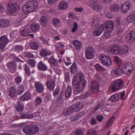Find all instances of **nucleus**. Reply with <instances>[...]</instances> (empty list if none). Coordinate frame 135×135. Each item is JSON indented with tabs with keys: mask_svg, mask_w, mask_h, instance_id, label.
Segmentation results:
<instances>
[{
	"mask_svg": "<svg viewBox=\"0 0 135 135\" xmlns=\"http://www.w3.org/2000/svg\"><path fill=\"white\" fill-rule=\"evenodd\" d=\"M72 84L75 86V90L77 93L81 92L86 84V80L84 78V75L82 73H78L74 77Z\"/></svg>",
	"mask_w": 135,
	"mask_h": 135,
	"instance_id": "f257e3e1",
	"label": "nucleus"
},
{
	"mask_svg": "<svg viewBox=\"0 0 135 135\" xmlns=\"http://www.w3.org/2000/svg\"><path fill=\"white\" fill-rule=\"evenodd\" d=\"M38 3L37 2L35 1H30L22 7V10L24 13L27 14L36 11L38 8Z\"/></svg>",
	"mask_w": 135,
	"mask_h": 135,
	"instance_id": "f03ea898",
	"label": "nucleus"
},
{
	"mask_svg": "<svg viewBox=\"0 0 135 135\" xmlns=\"http://www.w3.org/2000/svg\"><path fill=\"white\" fill-rule=\"evenodd\" d=\"M124 82L122 80L118 79L113 82L109 88V91L112 92L116 90L121 89L123 86Z\"/></svg>",
	"mask_w": 135,
	"mask_h": 135,
	"instance_id": "7ed1b4c3",
	"label": "nucleus"
},
{
	"mask_svg": "<svg viewBox=\"0 0 135 135\" xmlns=\"http://www.w3.org/2000/svg\"><path fill=\"white\" fill-rule=\"evenodd\" d=\"M104 27L106 31L104 34V36L106 38H108L110 37V33L113 28L114 25L113 22L111 21H107L104 23Z\"/></svg>",
	"mask_w": 135,
	"mask_h": 135,
	"instance_id": "20e7f679",
	"label": "nucleus"
},
{
	"mask_svg": "<svg viewBox=\"0 0 135 135\" xmlns=\"http://www.w3.org/2000/svg\"><path fill=\"white\" fill-rule=\"evenodd\" d=\"M7 7L8 11L11 13H15L20 9L19 5L16 2L12 1L8 2Z\"/></svg>",
	"mask_w": 135,
	"mask_h": 135,
	"instance_id": "39448f33",
	"label": "nucleus"
},
{
	"mask_svg": "<svg viewBox=\"0 0 135 135\" xmlns=\"http://www.w3.org/2000/svg\"><path fill=\"white\" fill-rule=\"evenodd\" d=\"M99 57L102 63L106 66L109 67L112 64L111 59L108 56L104 54H101Z\"/></svg>",
	"mask_w": 135,
	"mask_h": 135,
	"instance_id": "423d86ee",
	"label": "nucleus"
},
{
	"mask_svg": "<svg viewBox=\"0 0 135 135\" xmlns=\"http://www.w3.org/2000/svg\"><path fill=\"white\" fill-rule=\"evenodd\" d=\"M108 51L111 55H120V47L118 45H114L109 47Z\"/></svg>",
	"mask_w": 135,
	"mask_h": 135,
	"instance_id": "0eeeda50",
	"label": "nucleus"
},
{
	"mask_svg": "<svg viewBox=\"0 0 135 135\" xmlns=\"http://www.w3.org/2000/svg\"><path fill=\"white\" fill-rule=\"evenodd\" d=\"M86 57L87 59L93 58L94 56L95 50L91 46L88 47L85 51Z\"/></svg>",
	"mask_w": 135,
	"mask_h": 135,
	"instance_id": "6e6552de",
	"label": "nucleus"
},
{
	"mask_svg": "<svg viewBox=\"0 0 135 135\" xmlns=\"http://www.w3.org/2000/svg\"><path fill=\"white\" fill-rule=\"evenodd\" d=\"M123 72H124L125 74L128 73H131L133 71V66L131 63H127L125 64L123 66Z\"/></svg>",
	"mask_w": 135,
	"mask_h": 135,
	"instance_id": "1a4fd4ad",
	"label": "nucleus"
},
{
	"mask_svg": "<svg viewBox=\"0 0 135 135\" xmlns=\"http://www.w3.org/2000/svg\"><path fill=\"white\" fill-rule=\"evenodd\" d=\"M91 87L90 91L93 93H97L99 91V86L98 83L96 80H93L91 82Z\"/></svg>",
	"mask_w": 135,
	"mask_h": 135,
	"instance_id": "9d476101",
	"label": "nucleus"
},
{
	"mask_svg": "<svg viewBox=\"0 0 135 135\" xmlns=\"http://www.w3.org/2000/svg\"><path fill=\"white\" fill-rule=\"evenodd\" d=\"M120 7L122 12L124 13H126L132 7V5L129 2H126L122 4Z\"/></svg>",
	"mask_w": 135,
	"mask_h": 135,
	"instance_id": "9b49d317",
	"label": "nucleus"
},
{
	"mask_svg": "<svg viewBox=\"0 0 135 135\" xmlns=\"http://www.w3.org/2000/svg\"><path fill=\"white\" fill-rule=\"evenodd\" d=\"M126 38L128 43L131 44L133 43L135 39V32L134 31L130 32L126 35Z\"/></svg>",
	"mask_w": 135,
	"mask_h": 135,
	"instance_id": "f8f14e48",
	"label": "nucleus"
},
{
	"mask_svg": "<svg viewBox=\"0 0 135 135\" xmlns=\"http://www.w3.org/2000/svg\"><path fill=\"white\" fill-rule=\"evenodd\" d=\"M9 42V40L6 36H1L0 37V49L4 48Z\"/></svg>",
	"mask_w": 135,
	"mask_h": 135,
	"instance_id": "ddd939ff",
	"label": "nucleus"
},
{
	"mask_svg": "<svg viewBox=\"0 0 135 135\" xmlns=\"http://www.w3.org/2000/svg\"><path fill=\"white\" fill-rule=\"evenodd\" d=\"M69 6L68 3L65 1H61L58 5V9L59 10L61 11L67 8Z\"/></svg>",
	"mask_w": 135,
	"mask_h": 135,
	"instance_id": "4468645a",
	"label": "nucleus"
},
{
	"mask_svg": "<svg viewBox=\"0 0 135 135\" xmlns=\"http://www.w3.org/2000/svg\"><path fill=\"white\" fill-rule=\"evenodd\" d=\"M104 23L95 29L93 33V35L96 36H99L103 31L104 30L105 28L104 27Z\"/></svg>",
	"mask_w": 135,
	"mask_h": 135,
	"instance_id": "2eb2a0df",
	"label": "nucleus"
},
{
	"mask_svg": "<svg viewBox=\"0 0 135 135\" xmlns=\"http://www.w3.org/2000/svg\"><path fill=\"white\" fill-rule=\"evenodd\" d=\"M46 83L47 88L50 91L53 90L55 85V81L52 80H49L47 81Z\"/></svg>",
	"mask_w": 135,
	"mask_h": 135,
	"instance_id": "dca6fc26",
	"label": "nucleus"
},
{
	"mask_svg": "<svg viewBox=\"0 0 135 135\" xmlns=\"http://www.w3.org/2000/svg\"><path fill=\"white\" fill-rule=\"evenodd\" d=\"M9 25V21L8 20L0 19V28H4L8 27Z\"/></svg>",
	"mask_w": 135,
	"mask_h": 135,
	"instance_id": "f3484780",
	"label": "nucleus"
},
{
	"mask_svg": "<svg viewBox=\"0 0 135 135\" xmlns=\"http://www.w3.org/2000/svg\"><path fill=\"white\" fill-rule=\"evenodd\" d=\"M9 95L12 98H15L17 95V91L14 87H11L8 91Z\"/></svg>",
	"mask_w": 135,
	"mask_h": 135,
	"instance_id": "a211bd4d",
	"label": "nucleus"
},
{
	"mask_svg": "<svg viewBox=\"0 0 135 135\" xmlns=\"http://www.w3.org/2000/svg\"><path fill=\"white\" fill-rule=\"evenodd\" d=\"M83 104L81 103L78 102L76 104L71 106L72 108H73L74 112H76L79 111L82 107Z\"/></svg>",
	"mask_w": 135,
	"mask_h": 135,
	"instance_id": "6ab92c4d",
	"label": "nucleus"
},
{
	"mask_svg": "<svg viewBox=\"0 0 135 135\" xmlns=\"http://www.w3.org/2000/svg\"><path fill=\"white\" fill-rule=\"evenodd\" d=\"M20 118L21 119L32 118L34 117V115L32 113L30 114L28 113H22L20 114Z\"/></svg>",
	"mask_w": 135,
	"mask_h": 135,
	"instance_id": "aec40b11",
	"label": "nucleus"
},
{
	"mask_svg": "<svg viewBox=\"0 0 135 135\" xmlns=\"http://www.w3.org/2000/svg\"><path fill=\"white\" fill-rule=\"evenodd\" d=\"M7 66L9 70H13L12 73H14L15 72L16 66L15 62L10 61L7 64Z\"/></svg>",
	"mask_w": 135,
	"mask_h": 135,
	"instance_id": "412c9836",
	"label": "nucleus"
},
{
	"mask_svg": "<svg viewBox=\"0 0 135 135\" xmlns=\"http://www.w3.org/2000/svg\"><path fill=\"white\" fill-rule=\"evenodd\" d=\"M36 90L38 93L42 92L44 90V86L39 82H36L35 83Z\"/></svg>",
	"mask_w": 135,
	"mask_h": 135,
	"instance_id": "4be33fe9",
	"label": "nucleus"
},
{
	"mask_svg": "<svg viewBox=\"0 0 135 135\" xmlns=\"http://www.w3.org/2000/svg\"><path fill=\"white\" fill-rule=\"evenodd\" d=\"M48 62L51 66H56L58 65V61L54 57L49 58Z\"/></svg>",
	"mask_w": 135,
	"mask_h": 135,
	"instance_id": "5701e85b",
	"label": "nucleus"
},
{
	"mask_svg": "<svg viewBox=\"0 0 135 135\" xmlns=\"http://www.w3.org/2000/svg\"><path fill=\"white\" fill-rule=\"evenodd\" d=\"M31 125H28L23 129V131L26 134H31Z\"/></svg>",
	"mask_w": 135,
	"mask_h": 135,
	"instance_id": "b1692460",
	"label": "nucleus"
},
{
	"mask_svg": "<svg viewBox=\"0 0 135 135\" xmlns=\"http://www.w3.org/2000/svg\"><path fill=\"white\" fill-rule=\"evenodd\" d=\"M17 104L15 105V108L17 111L18 112H21L23 111L24 106L23 104L19 102H17Z\"/></svg>",
	"mask_w": 135,
	"mask_h": 135,
	"instance_id": "393cba45",
	"label": "nucleus"
},
{
	"mask_svg": "<svg viewBox=\"0 0 135 135\" xmlns=\"http://www.w3.org/2000/svg\"><path fill=\"white\" fill-rule=\"evenodd\" d=\"M72 91V88L70 86H68L65 93V97L67 98H69L71 95Z\"/></svg>",
	"mask_w": 135,
	"mask_h": 135,
	"instance_id": "a878e982",
	"label": "nucleus"
},
{
	"mask_svg": "<svg viewBox=\"0 0 135 135\" xmlns=\"http://www.w3.org/2000/svg\"><path fill=\"white\" fill-rule=\"evenodd\" d=\"M30 94L27 93H25L20 98L21 101H24L28 100L30 99Z\"/></svg>",
	"mask_w": 135,
	"mask_h": 135,
	"instance_id": "bb28decb",
	"label": "nucleus"
},
{
	"mask_svg": "<svg viewBox=\"0 0 135 135\" xmlns=\"http://www.w3.org/2000/svg\"><path fill=\"white\" fill-rule=\"evenodd\" d=\"M64 93L62 92H60L56 100L57 102L60 104L62 103L64 101Z\"/></svg>",
	"mask_w": 135,
	"mask_h": 135,
	"instance_id": "cd10ccee",
	"label": "nucleus"
},
{
	"mask_svg": "<svg viewBox=\"0 0 135 135\" xmlns=\"http://www.w3.org/2000/svg\"><path fill=\"white\" fill-rule=\"evenodd\" d=\"M72 112H74L72 107L71 106L69 108L65 109L63 112V114L65 116H67L70 114Z\"/></svg>",
	"mask_w": 135,
	"mask_h": 135,
	"instance_id": "c85d7f7f",
	"label": "nucleus"
},
{
	"mask_svg": "<svg viewBox=\"0 0 135 135\" xmlns=\"http://www.w3.org/2000/svg\"><path fill=\"white\" fill-rule=\"evenodd\" d=\"M31 134H35L38 132L39 130V128L36 125H31Z\"/></svg>",
	"mask_w": 135,
	"mask_h": 135,
	"instance_id": "c756f323",
	"label": "nucleus"
},
{
	"mask_svg": "<svg viewBox=\"0 0 135 135\" xmlns=\"http://www.w3.org/2000/svg\"><path fill=\"white\" fill-rule=\"evenodd\" d=\"M38 68L40 70L43 71H45L47 69L46 66L41 61L38 63Z\"/></svg>",
	"mask_w": 135,
	"mask_h": 135,
	"instance_id": "7c9ffc66",
	"label": "nucleus"
},
{
	"mask_svg": "<svg viewBox=\"0 0 135 135\" xmlns=\"http://www.w3.org/2000/svg\"><path fill=\"white\" fill-rule=\"evenodd\" d=\"M73 44L75 47L76 49L77 50H80L81 46V43L79 41L75 40L73 42Z\"/></svg>",
	"mask_w": 135,
	"mask_h": 135,
	"instance_id": "2f4dec72",
	"label": "nucleus"
},
{
	"mask_svg": "<svg viewBox=\"0 0 135 135\" xmlns=\"http://www.w3.org/2000/svg\"><path fill=\"white\" fill-rule=\"evenodd\" d=\"M123 68H118L116 69H115L114 70V74L118 75H120L122 73L123 74H125L124 72H123Z\"/></svg>",
	"mask_w": 135,
	"mask_h": 135,
	"instance_id": "473e14b6",
	"label": "nucleus"
},
{
	"mask_svg": "<svg viewBox=\"0 0 135 135\" xmlns=\"http://www.w3.org/2000/svg\"><path fill=\"white\" fill-rule=\"evenodd\" d=\"M135 19V11L133 14L128 16L127 18V21L129 23L132 22Z\"/></svg>",
	"mask_w": 135,
	"mask_h": 135,
	"instance_id": "72a5a7b5",
	"label": "nucleus"
},
{
	"mask_svg": "<svg viewBox=\"0 0 135 135\" xmlns=\"http://www.w3.org/2000/svg\"><path fill=\"white\" fill-rule=\"evenodd\" d=\"M128 51V48L127 46H123L122 49L120 48V55L126 54Z\"/></svg>",
	"mask_w": 135,
	"mask_h": 135,
	"instance_id": "f704fd0d",
	"label": "nucleus"
},
{
	"mask_svg": "<svg viewBox=\"0 0 135 135\" xmlns=\"http://www.w3.org/2000/svg\"><path fill=\"white\" fill-rule=\"evenodd\" d=\"M40 21L41 24L44 27L47 25V19L45 16H42L41 17Z\"/></svg>",
	"mask_w": 135,
	"mask_h": 135,
	"instance_id": "c9c22d12",
	"label": "nucleus"
},
{
	"mask_svg": "<svg viewBox=\"0 0 135 135\" xmlns=\"http://www.w3.org/2000/svg\"><path fill=\"white\" fill-rule=\"evenodd\" d=\"M92 6L93 10L95 11H98L100 10V5L97 2L93 3Z\"/></svg>",
	"mask_w": 135,
	"mask_h": 135,
	"instance_id": "e433bc0d",
	"label": "nucleus"
},
{
	"mask_svg": "<svg viewBox=\"0 0 135 135\" xmlns=\"http://www.w3.org/2000/svg\"><path fill=\"white\" fill-rule=\"evenodd\" d=\"M40 28L39 25L35 23L31 25V30L33 31H38Z\"/></svg>",
	"mask_w": 135,
	"mask_h": 135,
	"instance_id": "4c0bfd02",
	"label": "nucleus"
},
{
	"mask_svg": "<svg viewBox=\"0 0 135 135\" xmlns=\"http://www.w3.org/2000/svg\"><path fill=\"white\" fill-rule=\"evenodd\" d=\"M30 32L29 30L27 28H25L22 30L20 33L21 35L23 36H26L28 35V33Z\"/></svg>",
	"mask_w": 135,
	"mask_h": 135,
	"instance_id": "58836bf2",
	"label": "nucleus"
},
{
	"mask_svg": "<svg viewBox=\"0 0 135 135\" xmlns=\"http://www.w3.org/2000/svg\"><path fill=\"white\" fill-rule=\"evenodd\" d=\"M71 72L72 73H75L77 72V68L76 66V63L74 62L70 68Z\"/></svg>",
	"mask_w": 135,
	"mask_h": 135,
	"instance_id": "ea45409f",
	"label": "nucleus"
},
{
	"mask_svg": "<svg viewBox=\"0 0 135 135\" xmlns=\"http://www.w3.org/2000/svg\"><path fill=\"white\" fill-rule=\"evenodd\" d=\"M119 9V6L117 4H114L110 6V10L112 12H114L118 11Z\"/></svg>",
	"mask_w": 135,
	"mask_h": 135,
	"instance_id": "a19ab883",
	"label": "nucleus"
},
{
	"mask_svg": "<svg viewBox=\"0 0 135 135\" xmlns=\"http://www.w3.org/2000/svg\"><path fill=\"white\" fill-rule=\"evenodd\" d=\"M97 131L93 129H89L87 131L86 135H97Z\"/></svg>",
	"mask_w": 135,
	"mask_h": 135,
	"instance_id": "79ce46f5",
	"label": "nucleus"
},
{
	"mask_svg": "<svg viewBox=\"0 0 135 135\" xmlns=\"http://www.w3.org/2000/svg\"><path fill=\"white\" fill-rule=\"evenodd\" d=\"M117 29V35H121L124 30V28L123 26H116Z\"/></svg>",
	"mask_w": 135,
	"mask_h": 135,
	"instance_id": "37998d69",
	"label": "nucleus"
},
{
	"mask_svg": "<svg viewBox=\"0 0 135 135\" xmlns=\"http://www.w3.org/2000/svg\"><path fill=\"white\" fill-rule=\"evenodd\" d=\"M30 45L31 48L34 50L37 49L38 45L36 42L32 41L30 42Z\"/></svg>",
	"mask_w": 135,
	"mask_h": 135,
	"instance_id": "c03bdc74",
	"label": "nucleus"
},
{
	"mask_svg": "<svg viewBox=\"0 0 135 135\" xmlns=\"http://www.w3.org/2000/svg\"><path fill=\"white\" fill-rule=\"evenodd\" d=\"M116 118L114 116H112L109 120L107 123L106 124V126L108 127L111 125L112 123L115 119Z\"/></svg>",
	"mask_w": 135,
	"mask_h": 135,
	"instance_id": "a18cd8bd",
	"label": "nucleus"
},
{
	"mask_svg": "<svg viewBox=\"0 0 135 135\" xmlns=\"http://www.w3.org/2000/svg\"><path fill=\"white\" fill-rule=\"evenodd\" d=\"M111 102H114L117 101L119 99V96L117 94H114L112 95L111 97Z\"/></svg>",
	"mask_w": 135,
	"mask_h": 135,
	"instance_id": "49530a36",
	"label": "nucleus"
},
{
	"mask_svg": "<svg viewBox=\"0 0 135 135\" xmlns=\"http://www.w3.org/2000/svg\"><path fill=\"white\" fill-rule=\"evenodd\" d=\"M114 60L117 64L118 66H119L122 65V61L117 56H114Z\"/></svg>",
	"mask_w": 135,
	"mask_h": 135,
	"instance_id": "de8ad7c7",
	"label": "nucleus"
},
{
	"mask_svg": "<svg viewBox=\"0 0 135 135\" xmlns=\"http://www.w3.org/2000/svg\"><path fill=\"white\" fill-rule=\"evenodd\" d=\"M24 69L27 75L28 76H30L31 73L30 72L28 67L27 64L25 65Z\"/></svg>",
	"mask_w": 135,
	"mask_h": 135,
	"instance_id": "09e8293b",
	"label": "nucleus"
},
{
	"mask_svg": "<svg viewBox=\"0 0 135 135\" xmlns=\"http://www.w3.org/2000/svg\"><path fill=\"white\" fill-rule=\"evenodd\" d=\"M120 18L118 17L117 18L116 20L114 21L116 26H123V25L122 24V21H120Z\"/></svg>",
	"mask_w": 135,
	"mask_h": 135,
	"instance_id": "8fccbe9b",
	"label": "nucleus"
},
{
	"mask_svg": "<svg viewBox=\"0 0 135 135\" xmlns=\"http://www.w3.org/2000/svg\"><path fill=\"white\" fill-rule=\"evenodd\" d=\"M60 21L59 19L57 18H54L52 21V23L56 27L60 23Z\"/></svg>",
	"mask_w": 135,
	"mask_h": 135,
	"instance_id": "3c124183",
	"label": "nucleus"
},
{
	"mask_svg": "<svg viewBox=\"0 0 135 135\" xmlns=\"http://www.w3.org/2000/svg\"><path fill=\"white\" fill-rule=\"evenodd\" d=\"M95 67L96 69L99 71H103L105 70L104 68L102 67L99 64H96L95 65Z\"/></svg>",
	"mask_w": 135,
	"mask_h": 135,
	"instance_id": "603ef678",
	"label": "nucleus"
},
{
	"mask_svg": "<svg viewBox=\"0 0 135 135\" xmlns=\"http://www.w3.org/2000/svg\"><path fill=\"white\" fill-rule=\"evenodd\" d=\"M42 102V99L41 98L38 97L36 98L35 100V103H36V106L38 105L41 104Z\"/></svg>",
	"mask_w": 135,
	"mask_h": 135,
	"instance_id": "864d4df0",
	"label": "nucleus"
},
{
	"mask_svg": "<svg viewBox=\"0 0 135 135\" xmlns=\"http://www.w3.org/2000/svg\"><path fill=\"white\" fill-rule=\"evenodd\" d=\"M22 78L21 76H17L15 79V81L16 84H18L21 82Z\"/></svg>",
	"mask_w": 135,
	"mask_h": 135,
	"instance_id": "5fc2aeb1",
	"label": "nucleus"
},
{
	"mask_svg": "<svg viewBox=\"0 0 135 135\" xmlns=\"http://www.w3.org/2000/svg\"><path fill=\"white\" fill-rule=\"evenodd\" d=\"M24 90V88L23 86L22 85H20L19 86L18 88V93L19 94H21L22 93Z\"/></svg>",
	"mask_w": 135,
	"mask_h": 135,
	"instance_id": "6e6d98bb",
	"label": "nucleus"
},
{
	"mask_svg": "<svg viewBox=\"0 0 135 135\" xmlns=\"http://www.w3.org/2000/svg\"><path fill=\"white\" fill-rule=\"evenodd\" d=\"M79 119L77 114H75L74 116L71 117L70 119L72 121H75Z\"/></svg>",
	"mask_w": 135,
	"mask_h": 135,
	"instance_id": "4d7b16f0",
	"label": "nucleus"
},
{
	"mask_svg": "<svg viewBox=\"0 0 135 135\" xmlns=\"http://www.w3.org/2000/svg\"><path fill=\"white\" fill-rule=\"evenodd\" d=\"M60 88L59 87H57L56 89L54 90V93H53L54 95H57L60 91Z\"/></svg>",
	"mask_w": 135,
	"mask_h": 135,
	"instance_id": "13d9d810",
	"label": "nucleus"
},
{
	"mask_svg": "<svg viewBox=\"0 0 135 135\" xmlns=\"http://www.w3.org/2000/svg\"><path fill=\"white\" fill-rule=\"evenodd\" d=\"M28 64L32 67L35 66L36 64V62L33 60H30L28 62Z\"/></svg>",
	"mask_w": 135,
	"mask_h": 135,
	"instance_id": "bf43d9fd",
	"label": "nucleus"
},
{
	"mask_svg": "<svg viewBox=\"0 0 135 135\" xmlns=\"http://www.w3.org/2000/svg\"><path fill=\"white\" fill-rule=\"evenodd\" d=\"M16 51H20L22 50L23 49L22 46L21 45H17L15 47Z\"/></svg>",
	"mask_w": 135,
	"mask_h": 135,
	"instance_id": "052dcab7",
	"label": "nucleus"
},
{
	"mask_svg": "<svg viewBox=\"0 0 135 135\" xmlns=\"http://www.w3.org/2000/svg\"><path fill=\"white\" fill-rule=\"evenodd\" d=\"M78 28V24L76 22L74 23V26L71 32L72 33L76 31Z\"/></svg>",
	"mask_w": 135,
	"mask_h": 135,
	"instance_id": "680f3d73",
	"label": "nucleus"
},
{
	"mask_svg": "<svg viewBox=\"0 0 135 135\" xmlns=\"http://www.w3.org/2000/svg\"><path fill=\"white\" fill-rule=\"evenodd\" d=\"M75 135H83V131L81 130H77L75 132Z\"/></svg>",
	"mask_w": 135,
	"mask_h": 135,
	"instance_id": "e2e57ef3",
	"label": "nucleus"
},
{
	"mask_svg": "<svg viewBox=\"0 0 135 135\" xmlns=\"http://www.w3.org/2000/svg\"><path fill=\"white\" fill-rule=\"evenodd\" d=\"M40 39L42 41L43 43L45 45L48 44V41L43 36H41Z\"/></svg>",
	"mask_w": 135,
	"mask_h": 135,
	"instance_id": "0e129e2a",
	"label": "nucleus"
},
{
	"mask_svg": "<svg viewBox=\"0 0 135 135\" xmlns=\"http://www.w3.org/2000/svg\"><path fill=\"white\" fill-rule=\"evenodd\" d=\"M65 79L66 82H68L70 81L69 74L68 73H66L65 74Z\"/></svg>",
	"mask_w": 135,
	"mask_h": 135,
	"instance_id": "69168bd1",
	"label": "nucleus"
},
{
	"mask_svg": "<svg viewBox=\"0 0 135 135\" xmlns=\"http://www.w3.org/2000/svg\"><path fill=\"white\" fill-rule=\"evenodd\" d=\"M92 93L90 91V90H89L88 91H87L86 92V93L84 95V97H87L91 96Z\"/></svg>",
	"mask_w": 135,
	"mask_h": 135,
	"instance_id": "338daca9",
	"label": "nucleus"
},
{
	"mask_svg": "<svg viewBox=\"0 0 135 135\" xmlns=\"http://www.w3.org/2000/svg\"><path fill=\"white\" fill-rule=\"evenodd\" d=\"M25 54L26 57L32 58L33 57V55L30 52H26L25 53Z\"/></svg>",
	"mask_w": 135,
	"mask_h": 135,
	"instance_id": "774afa93",
	"label": "nucleus"
}]
</instances>
